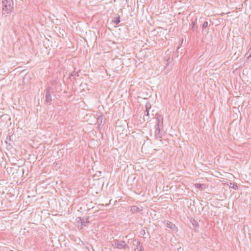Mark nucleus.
<instances>
[{
	"label": "nucleus",
	"instance_id": "f257e3e1",
	"mask_svg": "<svg viewBox=\"0 0 251 251\" xmlns=\"http://www.w3.org/2000/svg\"><path fill=\"white\" fill-rule=\"evenodd\" d=\"M2 10L6 14L11 13L13 7V0H2Z\"/></svg>",
	"mask_w": 251,
	"mask_h": 251
},
{
	"label": "nucleus",
	"instance_id": "f03ea898",
	"mask_svg": "<svg viewBox=\"0 0 251 251\" xmlns=\"http://www.w3.org/2000/svg\"><path fill=\"white\" fill-rule=\"evenodd\" d=\"M112 246L115 248L123 249L126 247V244L124 241H116L112 244Z\"/></svg>",
	"mask_w": 251,
	"mask_h": 251
},
{
	"label": "nucleus",
	"instance_id": "7ed1b4c3",
	"mask_svg": "<svg viewBox=\"0 0 251 251\" xmlns=\"http://www.w3.org/2000/svg\"><path fill=\"white\" fill-rule=\"evenodd\" d=\"M46 102L48 104L51 103V96L50 92V88H48L46 91Z\"/></svg>",
	"mask_w": 251,
	"mask_h": 251
},
{
	"label": "nucleus",
	"instance_id": "20e7f679",
	"mask_svg": "<svg viewBox=\"0 0 251 251\" xmlns=\"http://www.w3.org/2000/svg\"><path fill=\"white\" fill-rule=\"evenodd\" d=\"M162 126H155V137L156 139L161 141L163 136V134L160 132V128Z\"/></svg>",
	"mask_w": 251,
	"mask_h": 251
},
{
	"label": "nucleus",
	"instance_id": "39448f33",
	"mask_svg": "<svg viewBox=\"0 0 251 251\" xmlns=\"http://www.w3.org/2000/svg\"><path fill=\"white\" fill-rule=\"evenodd\" d=\"M156 125L155 126H163V118L159 114L156 115Z\"/></svg>",
	"mask_w": 251,
	"mask_h": 251
},
{
	"label": "nucleus",
	"instance_id": "423d86ee",
	"mask_svg": "<svg viewBox=\"0 0 251 251\" xmlns=\"http://www.w3.org/2000/svg\"><path fill=\"white\" fill-rule=\"evenodd\" d=\"M166 226L167 227L171 229L174 232H176L177 231V228L175 225L169 221L167 222Z\"/></svg>",
	"mask_w": 251,
	"mask_h": 251
},
{
	"label": "nucleus",
	"instance_id": "0eeeda50",
	"mask_svg": "<svg viewBox=\"0 0 251 251\" xmlns=\"http://www.w3.org/2000/svg\"><path fill=\"white\" fill-rule=\"evenodd\" d=\"M78 223L80 222L81 225L82 226H87V224L89 223L88 221H84L83 219H82L80 217H78L77 219Z\"/></svg>",
	"mask_w": 251,
	"mask_h": 251
},
{
	"label": "nucleus",
	"instance_id": "6e6552de",
	"mask_svg": "<svg viewBox=\"0 0 251 251\" xmlns=\"http://www.w3.org/2000/svg\"><path fill=\"white\" fill-rule=\"evenodd\" d=\"M130 211L133 213L138 212L139 211V208L136 205L132 206L130 208Z\"/></svg>",
	"mask_w": 251,
	"mask_h": 251
},
{
	"label": "nucleus",
	"instance_id": "1a4fd4ad",
	"mask_svg": "<svg viewBox=\"0 0 251 251\" xmlns=\"http://www.w3.org/2000/svg\"><path fill=\"white\" fill-rule=\"evenodd\" d=\"M151 106L150 103L146 104V111H145V116H149V110L151 108Z\"/></svg>",
	"mask_w": 251,
	"mask_h": 251
},
{
	"label": "nucleus",
	"instance_id": "9d476101",
	"mask_svg": "<svg viewBox=\"0 0 251 251\" xmlns=\"http://www.w3.org/2000/svg\"><path fill=\"white\" fill-rule=\"evenodd\" d=\"M229 186L230 188H232L235 190H236L238 189V186L235 183H230Z\"/></svg>",
	"mask_w": 251,
	"mask_h": 251
},
{
	"label": "nucleus",
	"instance_id": "9b49d317",
	"mask_svg": "<svg viewBox=\"0 0 251 251\" xmlns=\"http://www.w3.org/2000/svg\"><path fill=\"white\" fill-rule=\"evenodd\" d=\"M195 186L196 188L199 189H202L203 188V186H204V184H200V183H196L195 184Z\"/></svg>",
	"mask_w": 251,
	"mask_h": 251
},
{
	"label": "nucleus",
	"instance_id": "f8f14e48",
	"mask_svg": "<svg viewBox=\"0 0 251 251\" xmlns=\"http://www.w3.org/2000/svg\"><path fill=\"white\" fill-rule=\"evenodd\" d=\"M192 224L195 227H198L199 226L198 223L195 220L192 221Z\"/></svg>",
	"mask_w": 251,
	"mask_h": 251
},
{
	"label": "nucleus",
	"instance_id": "ddd939ff",
	"mask_svg": "<svg viewBox=\"0 0 251 251\" xmlns=\"http://www.w3.org/2000/svg\"><path fill=\"white\" fill-rule=\"evenodd\" d=\"M120 22V17H118V18H117L114 21V23L116 25L118 24Z\"/></svg>",
	"mask_w": 251,
	"mask_h": 251
},
{
	"label": "nucleus",
	"instance_id": "4468645a",
	"mask_svg": "<svg viewBox=\"0 0 251 251\" xmlns=\"http://www.w3.org/2000/svg\"><path fill=\"white\" fill-rule=\"evenodd\" d=\"M208 25V22L207 21L204 22L203 23V24H202V28H206V27H207Z\"/></svg>",
	"mask_w": 251,
	"mask_h": 251
},
{
	"label": "nucleus",
	"instance_id": "2eb2a0df",
	"mask_svg": "<svg viewBox=\"0 0 251 251\" xmlns=\"http://www.w3.org/2000/svg\"><path fill=\"white\" fill-rule=\"evenodd\" d=\"M191 25H192V27H191L192 29L193 30H195V22L192 21Z\"/></svg>",
	"mask_w": 251,
	"mask_h": 251
},
{
	"label": "nucleus",
	"instance_id": "dca6fc26",
	"mask_svg": "<svg viewBox=\"0 0 251 251\" xmlns=\"http://www.w3.org/2000/svg\"><path fill=\"white\" fill-rule=\"evenodd\" d=\"M246 55L247 56L248 58H251V50H250V52L249 50L248 52H247Z\"/></svg>",
	"mask_w": 251,
	"mask_h": 251
},
{
	"label": "nucleus",
	"instance_id": "f3484780",
	"mask_svg": "<svg viewBox=\"0 0 251 251\" xmlns=\"http://www.w3.org/2000/svg\"><path fill=\"white\" fill-rule=\"evenodd\" d=\"M183 39H182V40L181 44L180 46H178V47H177V50H178L179 49L180 47L181 46L182 44L183 43Z\"/></svg>",
	"mask_w": 251,
	"mask_h": 251
},
{
	"label": "nucleus",
	"instance_id": "a211bd4d",
	"mask_svg": "<svg viewBox=\"0 0 251 251\" xmlns=\"http://www.w3.org/2000/svg\"><path fill=\"white\" fill-rule=\"evenodd\" d=\"M250 50H251V46L250 49H249V51H250Z\"/></svg>",
	"mask_w": 251,
	"mask_h": 251
}]
</instances>
